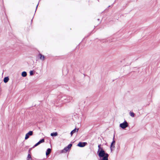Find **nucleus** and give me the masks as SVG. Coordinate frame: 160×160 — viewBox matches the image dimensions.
Wrapping results in <instances>:
<instances>
[{
  "label": "nucleus",
  "mask_w": 160,
  "mask_h": 160,
  "mask_svg": "<svg viewBox=\"0 0 160 160\" xmlns=\"http://www.w3.org/2000/svg\"><path fill=\"white\" fill-rule=\"evenodd\" d=\"M98 147L97 153L100 158H102L101 160H108V154L105 152L102 148H101L100 145H98Z\"/></svg>",
  "instance_id": "obj_1"
},
{
  "label": "nucleus",
  "mask_w": 160,
  "mask_h": 160,
  "mask_svg": "<svg viewBox=\"0 0 160 160\" xmlns=\"http://www.w3.org/2000/svg\"><path fill=\"white\" fill-rule=\"evenodd\" d=\"M128 123L126 120H125L123 123L120 124L119 126L122 128L124 129L128 127Z\"/></svg>",
  "instance_id": "obj_2"
},
{
  "label": "nucleus",
  "mask_w": 160,
  "mask_h": 160,
  "mask_svg": "<svg viewBox=\"0 0 160 160\" xmlns=\"http://www.w3.org/2000/svg\"><path fill=\"white\" fill-rule=\"evenodd\" d=\"M87 144L86 142H80L77 145V146L80 147H83L85 146Z\"/></svg>",
  "instance_id": "obj_3"
},
{
  "label": "nucleus",
  "mask_w": 160,
  "mask_h": 160,
  "mask_svg": "<svg viewBox=\"0 0 160 160\" xmlns=\"http://www.w3.org/2000/svg\"><path fill=\"white\" fill-rule=\"evenodd\" d=\"M44 138H42L41 140H40L37 143H36L35 145H34V146L32 147V148H34L35 147L37 146L40 143L43 142H44Z\"/></svg>",
  "instance_id": "obj_4"
},
{
  "label": "nucleus",
  "mask_w": 160,
  "mask_h": 160,
  "mask_svg": "<svg viewBox=\"0 0 160 160\" xmlns=\"http://www.w3.org/2000/svg\"><path fill=\"white\" fill-rule=\"evenodd\" d=\"M67 96H64L62 97L60 99L61 102H62L64 103L67 102Z\"/></svg>",
  "instance_id": "obj_5"
},
{
  "label": "nucleus",
  "mask_w": 160,
  "mask_h": 160,
  "mask_svg": "<svg viewBox=\"0 0 160 160\" xmlns=\"http://www.w3.org/2000/svg\"><path fill=\"white\" fill-rule=\"evenodd\" d=\"M72 144H69L67 147H65L63 150L65 151L66 152H67L68 151V150L70 149L71 147L72 146Z\"/></svg>",
  "instance_id": "obj_6"
},
{
  "label": "nucleus",
  "mask_w": 160,
  "mask_h": 160,
  "mask_svg": "<svg viewBox=\"0 0 160 160\" xmlns=\"http://www.w3.org/2000/svg\"><path fill=\"white\" fill-rule=\"evenodd\" d=\"M115 143V141L114 140H113L112 142L111 146H110V149L111 151H112V148H114L115 146L114 145Z\"/></svg>",
  "instance_id": "obj_7"
},
{
  "label": "nucleus",
  "mask_w": 160,
  "mask_h": 160,
  "mask_svg": "<svg viewBox=\"0 0 160 160\" xmlns=\"http://www.w3.org/2000/svg\"><path fill=\"white\" fill-rule=\"evenodd\" d=\"M38 56L39 57V58L40 59L43 61L45 59V56L42 55L41 54L39 53L38 55Z\"/></svg>",
  "instance_id": "obj_8"
},
{
  "label": "nucleus",
  "mask_w": 160,
  "mask_h": 160,
  "mask_svg": "<svg viewBox=\"0 0 160 160\" xmlns=\"http://www.w3.org/2000/svg\"><path fill=\"white\" fill-rule=\"evenodd\" d=\"M78 130V128H75L74 129L72 130L70 134L71 136H72V134L75 132H77Z\"/></svg>",
  "instance_id": "obj_9"
},
{
  "label": "nucleus",
  "mask_w": 160,
  "mask_h": 160,
  "mask_svg": "<svg viewBox=\"0 0 160 160\" xmlns=\"http://www.w3.org/2000/svg\"><path fill=\"white\" fill-rule=\"evenodd\" d=\"M51 149L50 148H48L47 149V150L46 151V156H47L50 153H51Z\"/></svg>",
  "instance_id": "obj_10"
},
{
  "label": "nucleus",
  "mask_w": 160,
  "mask_h": 160,
  "mask_svg": "<svg viewBox=\"0 0 160 160\" xmlns=\"http://www.w3.org/2000/svg\"><path fill=\"white\" fill-rule=\"evenodd\" d=\"M67 102H69L71 101V100L72 99V98L70 96H67Z\"/></svg>",
  "instance_id": "obj_11"
},
{
  "label": "nucleus",
  "mask_w": 160,
  "mask_h": 160,
  "mask_svg": "<svg viewBox=\"0 0 160 160\" xmlns=\"http://www.w3.org/2000/svg\"><path fill=\"white\" fill-rule=\"evenodd\" d=\"M9 80V79L8 77H5L4 78L3 81L5 83H6Z\"/></svg>",
  "instance_id": "obj_12"
},
{
  "label": "nucleus",
  "mask_w": 160,
  "mask_h": 160,
  "mask_svg": "<svg viewBox=\"0 0 160 160\" xmlns=\"http://www.w3.org/2000/svg\"><path fill=\"white\" fill-rule=\"evenodd\" d=\"M27 75V73L25 71L23 72L22 73V76L23 77H25Z\"/></svg>",
  "instance_id": "obj_13"
},
{
  "label": "nucleus",
  "mask_w": 160,
  "mask_h": 160,
  "mask_svg": "<svg viewBox=\"0 0 160 160\" xmlns=\"http://www.w3.org/2000/svg\"><path fill=\"white\" fill-rule=\"evenodd\" d=\"M58 133L57 132L52 133L51 134V135L52 136H57Z\"/></svg>",
  "instance_id": "obj_14"
},
{
  "label": "nucleus",
  "mask_w": 160,
  "mask_h": 160,
  "mask_svg": "<svg viewBox=\"0 0 160 160\" xmlns=\"http://www.w3.org/2000/svg\"><path fill=\"white\" fill-rule=\"evenodd\" d=\"M29 136H32L33 134V132L32 131H30L27 133Z\"/></svg>",
  "instance_id": "obj_15"
},
{
  "label": "nucleus",
  "mask_w": 160,
  "mask_h": 160,
  "mask_svg": "<svg viewBox=\"0 0 160 160\" xmlns=\"http://www.w3.org/2000/svg\"><path fill=\"white\" fill-rule=\"evenodd\" d=\"M27 160H32L30 154H28V155Z\"/></svg>",
  "instance_id": "obj_16"
},
{
  "label": "nucleus",
  "mask_w": 160,
  "mask_h": 160,
  "mask_svg": "<svg viewBox=\"0 0 160 160\" xmlns=\"http://www.w3.org/2000/svg\"><path fill=\"white\" fill-rule=\"evenodd\" d=\"M130 115L132 117H134V116H135V114L134 113L132 112H130Z\"/></svg>",
  "instance_id": "obj_17"
},
{
  "label": "nucleus",
  "mask_w": 160,
  "mask_h": 160,
  "mask_svg": "<svg viewBox=\"0 0 160 160\" xmlns=\"http://www.w3.org/2000/svg\"><path fill=\"white\" fill-rule=\"evenodd\" d=\"M29 138V136L27 134H26V135H25V140H27V139L28 138Z\"/></svg>",
  "instance_id": "obj_18"
},
{
  "label": "nucleus",
  "mask_w": 160,
  "mask_h": 160,
  "mask_svg": "<svg viewBox=\"0 0 160 160\" xmlns=\"http://www.w3.org/2000/svg\"><path fill=\"white\" fill-rule=\"evenodd\" d=\"M30 75H33V72L32 71H31L30 72Z\"/></svg>",
  "instance_id": "obj_19"
},
{
  "label": "nucleus",
  "mask_w": 160,
  "mask_h": 160,
  "mask_svg": "<svg viewBox=\"0 0 160 160\" xmlns=\"http://www.w3.org/2000/svg\"><path fill=\"white\" fill-rule=\"evenodd\" d=\"M32 148H31L29 149V150H30V151H31V150H32Z\"/></svg>",
  "instance_id": "obj_20"
},
{
  "label": "nucleus",
  "mask_w": 160,
  "mask_h": 160,
  "mask_svg": "<svg viewBox=\"0 0 160 160\" xmlns=\"http://www.w3.org/2000/svg\"><path fill=\"white\" fill-rule=\"evenodd\" d=\"M28 152L29 154L30 153V150H28Z\"/></svg>",
  "instance_id": "obj_21"
},
{
  "label": "nucleus",
  "mask_w": 160,
  "mask_h": 160,
  "mask_svg": "<svg viewBox=\"0 0 160 160\" xmlns=\"http://www.w3.org/2000/svg\"><path fill=\"white\" fill-rule=\"evenodd\" d=\"M38 6V5L37 6L36 8H37Z\"/></svg>",
  "instance_id": "obj_22"
},
{
  "label": "nucleus",
  "mask_w": 160,
  "mask_h": 160,
  "mask_svg": "<svg viewBox=\"0 0 160 160\" xmlns=\"http://www.w3.org/2000/svg\"><path fill=\"white\" fill-rule=\"evenodd\" d=\"M32 20H31V23H32Z\"/></svg>",
  "instance_id": "obj_23"
},
{
  "label": "nucleus",
  "mask_w": 160,
  "mask_h": 160,
  "mask_svg": "<svg viewBox=\"0 0 160 160\" xmlns=\"http://www.w3.org/2000/svg\"><path fill=\"white\" fill-rule=\"evenodd\" d=\"M114 137H113V139H114Z\"/></svg>",
  "instance_id": "obj_24"
}]
</instances>
